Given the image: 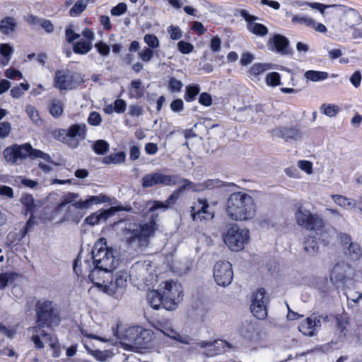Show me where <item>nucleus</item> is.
<instances>
[{
	"label": "nucleus",
	"mask_w": 362,
	"mask_h": 362,
	"mask_svg": "<svg viewBox=\"0 0 362 362\" xmlns=\"http://www.w3.org/2000/svg\"><path fill=\"white\" fill-rule=\"evenodd\" d=\"M131 89L129 93V98H135L139 100L144 97L145 93V88L142 86L140 79H134L131 81Z\"/></svg>",
	"instance_id": "nucleus-30"
},
{
	"label": "nucleus",
	"mask_w": 362,
	"mask_h": 362,
	"mask_svg": "<svg viewBox=\"0 0 362 362\" xmlns=\"http://www.w3.org/2000/svg\"><path fill=\"white\" fill-rule=\"evenodd\" d=\"M126 153L124 151L111 153L103 158V163L105 164H119L125 162Z\"/></svg>",
	"instance_id": "nucleus-34"
},
{
	"label": "nucleus",
	"mask_w": 362,
	"mask_h": 362,
	"mask_svg": "<svg viewBox=\"0 0 362 362\" xmlns=\"http://www.w3.org/2000/svg\"><path fill=\"white\" fill-rule=\"evenodd\" d=\"M129 274L127 271L121 270L115 274L111 271V278L108 281L106 287V293L113 295L117 288H123L127 286Z\"/></svg>",
	"instance_id": "nucleus-19"
},
{
	"label": "nucleus",
	"mask_w": 362,
	"mask_h": 362,
	"mask_svg": "<svg viewBox=\"0 0 362 362\" xmlns=\"http://www.w3.org/2000/svg\"><path fill=\"white\" fill-rule=\"evenodd\" d=\"M114 253L115 250L107 246L105 239L100 238L91 250V265L105 269H115L118 260Z\"/></svg>",
	"instance_id": "nucleus-7"
},
{
	"label": "nucleus",
	"mask_w": 362,
	"mask_h": 362,
	"mask_svg": "<svg viewBox=\"0 0 362 362\" xmlns=\"http://www.w3.org/2000/svg\"><path fill=\"white\" fill-rule=\"evenodd\" d=\"M228 187H237L233 182H223L219 179H209L202 183H197L194 189L195 192H202L205 189H212L214 188Z\"/></svg>",
	"instance_id": "nucleus-26"
},
{
	"label": "nucleus",
	"mask_w": 362,
	"mask_h": 362,
	"mask_svg": "<svg viewBox=\"0 0 362 362\" xmlns=\"http://www.w3.org/2000/svg\"><path fill=\"white\" fill-rule=\"evenodd\" d=\"M295 218L298 226L315 232V235H308L303 240V249L310 255L319 252V244L327 245L329 235L325 229L322 218L317 214H311L309 210L300 206L295 213Z\"/></svg>",
	"instance_id": "nucleus-1"
},
{
	"label": "nucleus",
	"mask_w": 362,
	"mask_h": 362,
	"mask_svg": "<svg viewBox=\"0 0 362 362\" xmlns=\"http://www.w3.org/2000/svg\"><path fill=\"white\" fill-rule=\"evenodd\" d=\"M179 184L180 176L178 175H165L159 172L147 174L141 179V185L144 188L155 185L175 186Z\"/></svg>",
	"instance_id": "nucleus-11"
},
{
	"label": "nucleus",
	"mask_w": 362,
	"mask_h": 362,
	"mask_svg": "<svg viewBox=\"0 0 362 362\" xmlns=\"http://www.w3.org/2000/svg\"><path fill=\"white\" fill-rule=\"evenodd\" d=\"M269 50L281 56H292L293 50L290 46L288 39L283 35L274 34L267 42Z\"/></svg>",
	"instance_id": "nucleus-15"
},
{
	"label": "nucleus",
	"mask_w": 362,
	"mask_h": 362,
	"mask_svg": "<svg viewBox=\"0 0 362 362\" xmlns=\"http://www.w3.org/2000/svg\"><path fill=\"white\" fill-rule=\"evenodd\" d=\"M156 230L157 224L153 219L144 223H129L122 230L123 240L129 247H146Z\"/></svg>",
	"instance_id": "nucleus-3"
},
{
	"label": "nucleus",
	"mask_w": 362,
	"mask_h": 362,
	"mask_svg": "<svg viewBox=\"0 0 362 362\" xmlns=\"http://www.w3.org/2000/svg\"><path fill=\"white\" fill-rule=\"evenodd\" d=\"M67 129L69 138V147L73 149L76 148L80 142L86 137V124L84 123L71 124Z\"/></svg>",
	"instance_id": "nucleus-18"
},
{
	"label": "nucleus",
	"mask_w": 362,
	"mask_h": 362,
	"mask_svg": "<svg viewBox=\"0 0 362 362\" xmlns=\"http://www.w3.org/2000/svg\"><path fill=\"white\" fill-rule=\"evenodd\" d=\"M18 274L13 272L0 273V289H4L12 284L18 277Z\"/></svg>",
	"instance_id": "nucleus-38"
},
{
	"label": "nucleus",
	"mask_w": 362,
	"mask_h": 362,
	"mask_svg": "<svg viewBox=\"0 0 362 362\" xmlns=\"http://www.w3.org/2000/svg\"><path fill=\"white\" fill-rule=\"evenodd\" d=\"M183 86L181 81L175 77L170 78L168 81V89L171 92H180Z\"/></svg>",
	"instance_id": "nucleus-57"
},
{
	"label": "nucleus",
	"mask_w": 362,
	"mask_h": 362,
	"mask_svg": "<svg viewBox=\"0 0 362 362\" xmlns=\"http://www.w3.org/2000/svg\"><path fill=\"white\" fill-rule=\"evenodd\" d=\"M105 210H106V214H107L108 218L114 216L117 212H119V211H128V212L133 211V209L130 206H123L122 205L110 206L109 209H105Z\"/></svg>",
	"instance_id": "nucleus-54"
},
{
	"label": "nucleus",
	"mask_w": 362,
	"mask_h": 362,
	"mask_svg": "<svg viewBox=\"0 0 362 362\" xmlns=\"http://www.w3.org/2000/svg\"><path fill=\"white\" fill-rule=\"evenodd\" d=\"M20 201L23 205L25 215H28V214H34L37 209V205L35 204L34 199L31 194H23Z\"/></svg>",
	"instance_id": "nucleus-31"
},
{
	"label": "nucleus",
	"mask_w": 362,
	"mask_h": 362,
	"mask_svg": "<svg viewBox=\"0 0 362 362\" xmlns=\"http://www.w3.org/2000/svg\"><path fill=\"white\" fill-rule=\"evenodd\" d=\"M92 149L98 155H105L109 151L110 145L105 140L99 139L93 142Z\"/></svg>",
	"instance_id": "nucleus-39"
},
{
	"label": "nucleus",
	"mask_w": 362,
	"mask_h": 362,
	"mask_svg": "<svg viewBox=\"0 0 362 362\" xmlns=\"http://www.w3.org/2000/svg\"><path fill=\"white\" fill-rule=\"evenodd\" d=\"M108 218L106 210L98 211L97 212L91 214L90 216L85 218V223L95 226L101 221H105Z\"/></svg>",
	"instance_id": "nucleus-33"
},
{
	"label": "nucleus",
	"mask_w": 362,
	"mask_h": 362,
	"mask_svg": "<svg viewBox=\"0 0 362 362\" xmlns=\"http://www.w3.org/2000/svg\"><path fill=\"white\" fill-rule=\"evenodd\" d=\"M154 52L153 49L145 47L141 52L139 53V58L145 62H148L153 57Z\"/></svg>",
	"instance_id": "nucleus-61"
},
{
	"label": "nucleus",
	"mask_w": 362,
	"mask_h": 362,
	"mask_svg": "<svg viewBox=\"0 0 362 362\" xmlns=\"http://www.w3.org/2000/svg\"><path fill=\"white\" fill-rule=\"evenodd\" d=\"M184 183L182 186L179 187L177 189L174 190V192L177 194L179 196H180V194L184 192L185 190L187 189H192V191L195 192V187L197 184L192 182V181L185 179L182 178L180 177V184Z\"/></svg>",
	"instance_id": "nucleus-47"
},
{
	"label": "nucleus",
	"mask_w": 362,
	"mask_h": 362,
	"mask_svg": "<svg viewBox=\"0 0 362 362\" xmlns=\"http://www.w3.org/2000/svg\"><path fill=\"white\" fill-rule=\"evenodd\" d=\"M102 122L100 115L95 111L91 112L88 117V122L92 126H98Z\"/></svg>",
	"instance_id": "nucleus-62"
},
{
	"label": "nucleus",
	"mask_w": 362,
	"mask_h": 362,
	"mask_svg": "<svg viewBox=\"0 0 362 362\" xmlns=\"http://www.w3.org/2000/svg\"><path fill=\"white\" fill-rule=\"evenodd\" d=\"M114 332L115 335L128 350L145 346L147 344L146 337L150 334L149 330L142 329L139 327H128L122 333H119L117 329Z\"/></svg>",
	"instance_id": "nucleus-8"
},
{
	"label": "nucleus",
	"mask_w": 362,
	"mask_h": 362,
	"mask_svg": "<svg viewBox=\"0 0 362 362\" xmlns=\"http://www.w3.org/2000/svg\"><path fill=\"white\" fill-rule=\"evenodd\" d=\"M250 240L249 230L232 225L223 236V241L232 251L242 250Z\"/></svg>",
	"instance_id": "nucleus-9"
},
{
	"label": "nucleus",
	"mask_w": 362,
	"mask_h": 362,
	"mask_svg": "<svg viewBox=\"0 0 362 362\" xmlns=\"http://www.w3.org/2000/svg\"><path fill=\"white\" fill-rule=\"evenodd\" d=\"M108 197L103 194L98 196H88L85 200H79L71 204V210L83 211L90 208L93 205L106 202Z\"/></svg>",
	"instance_id": "nucleus-23"
},
{
	"label": "nucleus",
	"mask_w": 362,
	"mask_h": 362,
	"mask_svg": "<svg viewBox=\"0 0 362 362\" xmlns=\"http://www.w3.org/2000/svg\"><path fill=\"white\" fill-rule=\"evenodd\" d=\"M317 326H320V320L316 316L310 315L300 322L298 329L304 335L312 337L315 335V327Z\"/></svg>",
	"instance_id": "nucleus-27"
},
{
	"label": "nucleus",
	"mask_w": 362,
	"mask_h": 362,
	"mask_svg": "<svg viewBox=\"0 0 362 362\" xmlns=\"http://www.w3.org/2000/svg\"><path fill=\"white\" fill-rule=\"evenodd\" d=\"M95 47L98 53L103 57L107 56L110 53V47L103 41L95 43Z\"/></svg>",
	"instance_id": "nucleus-64"
},
{
	"label": "nucleus",
	"mask_w": 362,
	"mask_h": 362,
	"mask_svg": "<svg viewBox=\"0 0 362 362\" xmlns=\"http://www.w3.org/2000/svg\"><path fill=\"white\" fill-rule=\"evenodd\" d=\"M92 47V42L81 40L74 45L73 52L78 54H86L91 50Z\"/></svg>",
	"instance_id": "nucleus-35"
},
{
	"label": "nucleus",
	"mask_w": 362,
	"mask_h": 362,
	"mask_svg": "<svg viewBox=\"0 0 362 362\" xmlns=\"http://www.w3.org/2000/svg\"><path fill=\"white\" fill-rule=\"evenodd\" d=\"M3 154L6 161L10 165H16L18 160H22L30 157L31 158H40L48 163L57 165V163L52 159L48 153L33 148L29 143L21 145L15 144L9 146L4 150Z\"/></svg>",
	"instance_id": "nucleus-6"
},
{
	"label": "nucleus",
	"mask_w": 362,
	"mask_h": 362,
	"mask_svg": "<svg viewBox=\"0 0 362 362\" xmlns=\"http://www.w3.org/2000/svg\"><path fill=\"white\" fill-rule=\"evenodd\" d=\"M35 307V325L32 327L34 332H38L41 329H51L59 325L60 311L55 303L49 300H38Z\"/></svg>",
	"instance_id": "nucleus-5"
},
{
	"label": "nucleus",
	"mask_w": 362,
	"mask_h": 362,
	"mask_svg": "<svg viewBox=\"0 0 362 362\" xmlns=\"http://www.w3.org/2000/svg\"><path fill=\"white\" fill-rule=\"evenodd\" d=\"M89 0H78L69 10L71 16H79L87 7Z\"/></svg>",
	"instance_id": "nucleus-43"
},
{
	"label": "nucleus",
	"mask_w": 362,
	"mask_h": 362,
	"mask_svg": "<svg viewBox=\"0 0 362 362\" xmlns=\"http://www.w3.org/2000/svg\"><path fill=\"white\" fill-rule=\"evenodd\" d=\"M144 110L142 106L139 105H130L128 107V115L131 117H140L143 115Z\"/></svg>",
	"instance_id": "nucleus-58"
},
{
	"label": "nucleus",
	"mask_w": 362,
	"mask_h": 362,
	"mask_svg": "<svg viewBox=\"0 0 362 362\" xmlns=\"http://www.w3.org/2000/svg\"><path fill=\"white\" fill-rule=\"evenodd\" d=\"M349 254L351 255V258L354 259H358L362 255V250L361 246L355 243H351L348 247Z\"/></svg>",
	"instance_id": "nucleus-51"
},
{
	"label": "nucleus",
	"mask_w": 362,
	"mask_h": 362,
	"mask_svg": "<svg viewBox=\"0 0 362 362\" xmlns=\"http://www.w3.org/2000/svg\"><path fill=\"white\" fill-rule=\"evenodd\" d=\"M49 112L54 118L60 117L64 112L63 103L58 99L52 100L49 107Z\"/></svg>",
	"instance_id": "nucleus-37"
},
{
	"label": "nucleus",
	"mask_w": 362,
	"mask_h": 362,
	"mask_svg": "<svg viewBox=\"0 0 362 362\" xmlns=\"http://www.w3.org/2000/svg\"><path fill=\"white\" fill-rule=\"evenodd\" d=\"M265 81L270 86H276L281 84V76L278 72H271L267 74Z\"/></svg>",
	"instance_id": "nucleus-49"
},
{
	"label": "nucleus",
	"mask_w": 362,
	"mask_h": 362,
	"mask_svg": "<svg viewBox=\"0 0 362 362\" xmlns=\"http://www.w3.org/2000/svg\"><path fill=\"white\" fill-rule=\"evenodd\" d=\"M160 331L166 337L182 344L193 343L192 337L188 334H182L168 325H163Z\"/></svg>",
	"instance_id": "nucleus-25"
},
{
	"label": "nucleus",
	"mask_w": 362,
	"mask_h": 362,
	"mask_svg": "<svg viewBox=\"0 0 362 362\" xmlns=\"http://www.w3.org/2000/svg\"><path fill=\"white\" fill-rule=\"evenodd\" d=\"M272 134L286 141H296L302 137L301 131L297 127H278L272 129Z\"/></svg>",
	"instance_id": "nucleus-21"
},
{
	"label": "nucleus",
	"mask_w": 362,
	"mask_h": 362,
	"mask_svg": "<svg viewBox=\"0 0 362 362\" xmlns=\"http://www.w3.org/2000/svg\"><path fill=\"white\" fill-rule=\"evenodd\" d=\"M25 112L29 116L30 119L35 123H37L40 120L38 111L31 105H28L25 107Z\"/></svg>",
	"instance_id": "nucleus-56"
},
{
	"label": "nucleus",
	"mask_w": 362,
	"mask_h": 362,
	"mask_svg": "<svg viewBox=\"0 0 362 362\" xmlns=\"http://www.w3.org/2000/svg\"><path fill=\"white\" fill-rule=\"evenodd\" d=\"M13 52V49L10 45L7 43L0 45V54L3 57L1 63L3 66H6L8 64Z\"/></svg>",
	"instance_id": "nucleus-40"
},
{
	"label": "nucleus",
	"mask_w": 362,
	"mask_h": 362,
	"mask_svg": "<svg viewBox=\"0 0 362 362\" xmlns=\"http://www.w3.org/2000/svg\"><path fill=\"white\" fill-rule=\"evenodd\" d=\"M239 14L246 21V27L249 32L261 37H264L268 34L269 30L267 26L255 22L259 19L258 17L249 13L245 9H240Z\"/></svg>",
	"instance_id": "nucleus-17"
},
{
	"label": "nucleus",
	"mask_w": 362,
	"mask_h": 362,
	"mask_svg": "<svg viewBox=\"0 0 362 362\" xmlns=\"http://www.w3.org/2000/svg\"><path fill=\"white\" fill-rule=\"evenodd\" d=\"M84 213L80 210H71V204L67 206L61 221H72L78 223L83 218Z\"/></svg>",
	"instance_id": "nucleus-32"
},
{
	"label": "nucleus",
	"mask_w": 362,
	"mask_h": 362,
	"mask_svg": "<svg viewBox=\"0 0 362 362\" xmlns=\"http://www.w3.org/2000/svg\"><path fill=\"white\" fill-rule=\"evenodd\" d=\"M347 321L337 320V331L339 332V340L343 341L346 339L347 329Z\"/></svg>",
	"instance_id": "nucleus-50"
},
{
	"label": "nucleus",
	"mask_w": 362,
	"mask_h": 362,
	"mask_svg": "<svg viewBox=\"0 0 362 362\" xmlns=\"http://www.w3.org/2000/svg\"><path fill=\"white\" fill-rule=\"evenodd\" d=\"M200 92V86L198 84L188 85L185 88L184 99L187 102H192L196 100Z\"/></svg>",
	"instance_id": "nucleus-36"
},
{
	"label": "nucleus",
	"mask_w": 362,
	"mask_h": 362,
	"mask_svg": "<svg viewBox=\"0 0 362 362\" xmlns=\"http://www.w3.org/2000/svg\"><path fill=\"white\" fill-rule=\"evenodd\" d=\"M127 10V6L125 3H119L117 6H114L110 13L112 16H119L124 14Z\"/></svg>",
	"instance_id": "nucleus-60"
},
{
	"label": "nucleus",
	"mask_w": 362,
	"mask_h": 362,
	"mask_svg": "<svg viewBox=\"0 0 362 362\" xmlns=\"http://www.w3.org/2000/svg\"><path fill=\"white\" fill-rule=\"evenodd\" d=\"M320 110L325 115L332 117L339 112V107L338 105L334 104L327 105L324 103L320 106Z\"/></svg>",
	"instance_id": "nucleus-45"
},
{
	"label": "nucleus",
	"mask_w": 362,
	"mask_h": 362,
	"mask_svg": "<svg viewBox=\"0 0 362 362\" xmlns=\"http://www.w3.org/2000/svg\"><path fill=\"white\" fill-rule=\"evenodd\" d=\"M83 81L79 74H69L66 70H57L55 72L54 86L60 90L74 89Z\"/></svg>",
	"instance_id": "nucleus-12"
},
{
	"label": "nucleus",
	"mask_w": 362,
	"mask_h": 362,
	"mask_svg": "<svg viewBox=\"0 0 362 362\" xmlns=\"http://www.w3.org/2000/svg\"><path fill=\"white\" fill-rule=\"evenodd\" d=\"M330 279L334 284H344L346 279V273L344 267L337 264L330 273Z\"/></svg>",
	"instance_id": "nucleus-29"
},
{
	"label": "nucleus",
	"mask_w": 362,
	"mask_h": 362,
	"mask_svg": "<svg viewBox=\"0 0 362 362\" xmlns=\"http://www.w3.org/2000/svg\"><path fill=\"white\" fill-rule=\"evenodd\" d=\"M226 213L232 220L252 219L256 213L253 198L248 194L242 192L232 193L227 200Z\"/></svg>",
	"instance_id": "nucleus-4"
},
{
	"label": "nucleus",
	"mask_w": 362,
	"mask_h": 362,
	"mask_svg": "<svg viewBox=\"0 0 362 362\" xmlns=\"http://www.w3.org/2000/svg\"><path fill=\"white\" fill-rule=\"evenodd\" d=\"M194 45L185 40H180L177 43V49L178 51L184 54H187L191 53L194 50Z\"/></svg>",
	"instance_id": "nucleus-53"
},
{
	"label": "nucleus",
	"mask_w": 362,
	"mask_h": 362,
	"mask_svg": "<svg viewBox=\"0 0 362 362\" xmlns=\"http://www.w3.org/2000/svg\"><path fill=\"white\" fill-rule=\"evenodd\" d=\"M332 6H335L343 13L341 20L347 26L352 28L360 23L361 16L356 9L339 4H332Z\"/></svg>",
	"instance_id": "nucleus-22"
},
{
	"label": "nucleus",
	"mask_w": 362,
	"mask_h": 362,
	"mask_svg": "<svg viewBox=\"0 0 362 362\" xmlns=\"http://www.w3.org/2000/svg\"><path fill=\"white\" fill-rule=\"evenodd\" d=\"M305 77L312 81H324L328 78V73L325 71L308 70L305 74Z\"/></svg>",
	"instance_id": "nucleus-41"
},
{
	"label": "nucleus",
	"mask_w": 362,
	"mask_h": 362,
	"mask_svg": "<svg viewBox=\"0 0 362 362\" xmlns=\"http://www.w3.org/2000/svg\"><path fill=\"white\" fill-rule=\"evenodd\" d=\"M201 349H206L207 356H214L222 352L228 345L226 341L216 339L214 341H201Z\"/></svg>",
	"instance_id": "nucleus-24"
},
{
	"label": "nucleus",
	"mask_w": 362,
	"mask_h": 362,
	"mask_svg": "<svg viewBox=\"0 0 362 362\" xmlns=\"http://www.w3.org/2000/svg\"><path fill=\"white\" fill-rule=\"evenodd\" d=\"M144 41L148 45V48L156 49L160 45L158 38L153 34H146L144 37Z\"/></svg>",
	"instance_id": "nucleus-52"
},
{
	"label": "nucleus",
	"mask_w": 362,
	"mask_h": 362,
	"mask_svg": "<svg viewBox=\"0 0 362 362\" xmlns=\"http://www.w3.org/2000/svg\"><path fill=\"white\" fill-rule=\"evenodd\" d=\"M79 197L78 194L73 193V192H68L62 197V201L54 208L50 209V208H45V213H49L50 216L47 218H45V219L49 221H53L56 218L57 216H59L61 212H62L65 208L67 207V204H73L74 202H75L76 199H77Z\"/></svg>",
	"instance_id": "nucleus-20"
},
{
	"label": "nucleus",
	"mask_w": 362,
	"mask_h": 362,
	"mask_svg": "<svg viewBox=\"0 0 362 362\" xmlns=\"http://www.w3.org/2000/svg\"><path fill=\"white\" fill-rule=\"evenodd\" d=\"M86 270L88 272L90 281L98 288H100L104 293H106V287L108 281L111 278V271L114 269H105L100 267L91 265L90 259L84 261Z\"/></svg>",
	"instance_id": "nucleus-10"
},
{
	"label": "nucleus",
	"mask_w": 362,
	"mask_h": 362,
	"mask_svg": "<svg viewBox=\"0 0 362 362\" xmlns=\"http://www.w3.org/2000/svg\"><path fill=\"white\" fill-rule=\"evenodd\" d=\"M160 290H153L148 294V301L151 308L158 310L163 308L168 310L176 309L180 297L182 296L181 286L173 281L160 284Z\"/></svg>",
	"instance_id": "nucleus-2"
},
{
	"label": "nucleus",
	"mask_w": 362,
	"mask_h": 362,
	"mask_svg": "<svg viewBox=\"0 0 362 362\" xmlns=\"http://www.w3.org/2000/svg\"><path fill=\"white\" fill-rule=\"evenodd\" d=\"M167 31L170 37L173 40H177L182 38V32L180 28L177 25H170L167 28Z\"/></svg>",
	"instance_id": "nucleus-55"
},
{
	"label": "nucleus",
	"mask_w": 362,
	"mask_h": 362,
	"mask_svg": "<svg viewBox=\"0 0 362 362\" xmlns=\"http://www.w3.org/2000/svg\"><path fill=\"white\" fill-rule=\"evenodd\" d=\"M127 102L123 99H116L113 103V109L117 114H122L127 109Z\"/></svg>",
	"instance_id": "nucleus-59"
},
{
	"label": "nucleus",
	"mask_w": 362,
	"mask_h": 362,
	"mask_svg": "<svg viewBox=\"0 0 362 362\" xmlns=\"http://www.w3.org/2000/svg\"><path fill=\"white\" fill-rule=\"evenodd\" d=\"M213 275L218 286H228L233 279L232 264L228 261L217 262L214 267Z\"/></svg>",
	"instance_id": "nucleus-14"
},
{
	"label": "nucleus",
	"mask_w": 362,
	"mask_h": 362,
	"mask_svg": "<svg viewBox=\"0 0 362 362\" xmlns=\"http://www.w3.org/2000/svg\"><path fill=\"white\" fill-rule=\"evenodd\" d=\"M292 23H298V24H305L308 27L313 26L316 25V21L310 17H306L300 15H296L292 18Z\"/></svg>",
	"instance_id": "nucleus-48"
},
{
	"label": "nucleus",
	"mask_w": 362,
	"mask_h": 362,
	"mask_svg": "<svg viewBox=\"0 0 362 362\" xmlns=\"http://www.w3.org/2000/svg\"><path fill=\"white\" fill-rule=\"evenodd\" d=\"M190 213L194 221H211L214 218V211L206 199H198L197 203L190 207Z\"/></svg>",
	"instance_id": "nucleus-16"
},
{
	"label": "nucleus",
	"mask_w": 362,
	"mask_h": 362,
	"mask_svg": "<svg viewBox=\"0 0 362 362\" xmlns=\"http://www.w3.org/2000/svg\"><path fill=\"white\" fill-rule=\"evenodd\" d=\"M265 289L258 288L251 296L250 310L253 315L259 320H264L267 317V305L269 300L265 298Z\"/></svg>",
	"instance_id": "nucleus-13"
},
{
	"label": "nucleus",
	"mask_w": 362,
	"mask_h": 362,
	"mask_svg": "<svg viewBox=\"0 0 362 362\" xmlns=\"http://www.w3.org/2000/svg\"><path fill=\"white\" fill-rule=\"evenodd\" d=\"M18 28V21L13 16H6L0 21V33L6 36H11Z\"/></svg>",
	"instance_id": "nucleus-28"
},
{
	"label": "nucleus",
	"mask_w": 362,
	"mask_h": 362,
	"mask_svg": "<svg viewBox=\"0 0 362 362\" xmlns=\"http://www.w3.org/2000/svg\"><path fill=\"white\" fill-rule=\"evenodd\" d=\"M67 133L68 129H55L52 132L51 134L54 139L69 146V138Z\"/></svg>",
	"instance_id": "nucleus-42"
},
{
	"label": "nucleus",
	"mask_w": 362,
	"mask_h": 362,
	"mask_svg": "<svg viewBox=\"0 0 362 362\" xmlns=\"http://www.w3.org/2000/svg\"><path fill=\"white\" fill-rule=\"evenodd\" d=\"M86 350L88 354L92 355L97 361L100 362H105L107 361L108 358L110 357V351L107 350L100 351V350H92L86 346Z\"/></svg>",
	"instance_id": "nucleus-44"
},
{
	"label": "nucleus",
	"mask_w": 362,
	"mask_h": 362,
	"mask_svg": "<svg viewBox=\"0 0 362 362\" xmlns=\"http://www.w3.org/2000/svg\"><path fill=\"white\" fill-rule=\"evenodd\" d=\"M332 199L336 204L341 206L346 207L351 205L350 200L344 196L335 194L332 196Z\"/></svg>",
	"instance_id": "nucleus-63"
},
{
	"label": "nucleus",
	"mask_w": 362,
	"mask_h": 362,
	"mask_svg": "<svg viewBox=\"0 0 362 362\" xmlns=\"http://www.w3.org/2000/svg\"><path fill=\"white\" fill-rule=\"evenodd\" d=\"M271 69V64L267 63H255L250 69V73L252 75L257 76Z\"/></svg>",
	"instance_id": "nucleus-46"
}]
</instances>
